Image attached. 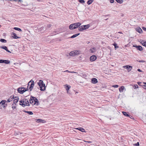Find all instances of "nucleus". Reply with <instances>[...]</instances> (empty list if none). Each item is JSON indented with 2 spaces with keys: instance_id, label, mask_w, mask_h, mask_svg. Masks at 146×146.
Returning a JSON list of instances; mask_svg holds the SVG:
<instances>
[{
  "instance_id": "f257e3e1",
  "label": "nucleus",
  "mask_w": 146,
  "mask_h": 146,
  "mask_svg": "<svg viewBox=\"0 0 146 146\" xmlns=\"http://www.w3.org/2000/svg\"><path fill=\"white\" fill-rule=\"evenodd\" d=\"M39 82L38 83L39 86L40 88V90L41 91H44L45 90L46 87L45 84L43 81L41 80H40Z\"/></svg>"
},
{
  "instance_id": "f03ea898",
  "label": "nucleus",
  "mask_w": 146,
  "mask_h": 146,
  "mask_svg": "<svg viewBox=\"0 0 146 146\" xmlns=\"http://www.w3.org/2000/svg\"><path fill=\"white\" fill-rule=\"evenodd\" d=\"M80 23L78 22L71 24L69 26L70 29L71 30L74 29L78 27L81 25Z\"/></svg>"
},
{
  "instance_id": "7ed1b4c3",
  "label": "nucleus",
  "mask_w": 146,
  "mask_h": 146,
  "mask_svg": "<svg viewBox=\"0 0 146 146\" xmlns=\"http://www.w3.org/2000/svg\"><path fill=\"white\" fill-rule=\"evenodd\" d=\"M28 90V88H26L24 87L19 88L18 89V92L21 94H22L23 93L27 91Z\"/></svg>"
},
{
  "instance_id": "20e7f679",
  "label": "nucleus",
  "mask_w": 146,
  "mask_h": 146,
  "mask_svg": "<svg viewBox=\"0 0 146 146\" xmlns=\"http://www.w3.org/2000/svg\"><path fill=\"white\" fill-rule=\"evenodd\" d=\"M80 51L79 50H74L70 52L69 53V55L72 56H74L75 55L80 54Z\"/></svg>"
},
{
  "instance_id": "39448f33",
  "label": "nucleus",
  "mask_w": 146,
  "mask_h": 146,
  "mask_svg": "<svg viewBox=\"0 0 146 146\" xmlns=\"http://www.w3.org/2000/svg\"><path fill=\"white\" fill-rule=\"evenodd\" d=\"M34 81L32 80H31L28 83V87H29V86H30V87L29 88V89L30 90V91L32 90V89H33V86L34 85Z\"/></svg>"
},
{
  "instance_id": "423d86ee",
  "label": "nucleus",
  "mask_w": 146,
  "mask_h": 146,
  "mask_svg": "<svg viewBox=\"0 0 146 146\" xmlns=\"http://www.w3.org/2000/svg\"><path fill=\"white\" fill-rule=\"evenodd\" d=\"M20 105H22L23 107H24L26 106H29L30 104L29 102L27 100L24 99L23 100V103L22 104H20Z\"/></svg>"
},
{
  "instance_id": "0eeeda50",
  "label": "nucleus",
  "mask_w": 146,
  "mask_h": 146,
  "mask_svg": "<svg viewBox=\"0 0 146 146\" xmlns=\"http://www.w3.org/2000/svg\"><path fill=\"white\" fill-rule=\"evenodd\" d=\"M123 68L127 69L128 72H129L131 71L132 70V68L131 66L128 65L123 66Z\"/></svg>"
},
{
  "instance_id": "6e6552de",
  "label": "nucleus",
  "mask_w": 146,
  "mask_h": 146,
  "mask_svg": "<svg viewBox=\"0 0 146 146\" xmlns=\"http://www.w3.org/2000/svg\"><path fill=\"white\" fill-rule=\"evenodd\" d=\"M34 98H35V97L31 96L29 100L30 103L31 104L33 105H35V100H34Z\"/></svg>"
},
{
  "instance_id": "1a4fd4ad",
  "label": "nucleus",
  "mask_w": 146,
  "mask_h": 146,
  "mask_svg": "<svg viewBox=\"0 0 146 146\" xmlns=\"http://www.w3.org/2000/svg\"><path fill=\"white\" fill-rule=\"evenodd\" d=\"M64 88H65V89L67 91V92L68 94L69 93V90L71 88V86H68V84H66L64 85Z\"/></svg>"
},
{
  "instance_id": "9d476101",
  "label": "nucleus",
  "mask_w": 146,
  "mask_h": 146,
  "mask_svg": "<svg viewBox=\"0 0 146 146\" xmlns=\"http://www.w3.org/2000/svg\"><path fill=\"white\" fill-rule=\"evenodd\" d=\"M0 48H2L5 50L7 52L11 53V52L8 50L7 47L5 46H0Z\"/></svg>"
},
{
  "instance_id": "9b49d317",
  "label": "nucleus",
  "mask_w": 146,
  "mask_h": 146,
  "mask_svg": "<svg viewBox=\"0 0 146 146\" xmlns=\"http://www.w3.org/2000/svg\"><path fill=\"white\" fill-rule=\"evenodd\" d=\"M135 30L137 31L140 33H142L143 31L142 29L140 27H138L135 29Z\"/></svg>"
},
{
  "instance_id": "f8f14e48",
  "label": "nucleus",
  "mask_w": 146,
  "mask_h": 146,
  "mask_svg": "<svg viewBox=\"0 0 146 146\" xmlns=\"http://www.w3.org/2000/svg\"><path fill=\"white\" fill-rule=\"evenodd\" d=\"M98 82L97 79L95 78H92V83L95 84Z\"/></svg>"
},
{
  "instance_id": "ddd939ff",
  "label": "nucleus",
  "mask_w": 146,
  "mask_h": 146,
  "mask_svg": "<svg viewBox=\"0 0 146 146\" xmlns=\"http://www.w3.org/2000/svg\"><path fill=\"white\" fill-rule=\"evenodd\" d=\"M6 101L5 100H3L0 102V108H1V107L3 105H4Z\"/></svg>"
},
{
  "instance_id": "4468645a",
  "label": "nucleus",
  "mask_w": 146,
  "mask_h": 146,
  "mask_svg": "<svg viewBox=\"0 0 146 146\" xmlns=\"http://www.w3.org/2000/svg\"><path fill=\"white\" fill-rule=\"evenodd\" d=\"M84 25L79 26L78 27V30L80 31H82L84 30Z\"/></svg>"
},
{
  "instance_id": "2eb2a0df",
  "label": "nucleus",
  "mask_w": 146,
  "mask_h": 146,
  "mask_svg": "<svg viewBox=\"0 0 146 146\" xmlns=\"http://www.w3.org/2000/svg\"><path fill=\"white\" fill-rule=\"evenodd\" d=\"M14 98V96H11L10 98H9L7 101V102H9L12 101Z\"/></svg>"
},
{
  "instance_id": "dca6fc26",
  "label": "nucleus",
  "mask_w": 146,
  "mask_h": 146,
  "mask_svg": "<svg viewBox=\"0 0 146 146\" xmlns=\"http://www.w3.org/2000/svg\"><path fill=\"white\" fill-rule=\"evenodd\" d=\"M125 89V87L123 86H122L119 88V91L120 92H123V90Z\"/></svg>"
},
{
  "instance_id": "f3484780",
  "label": "nucleus",
  "mask_w": 146,
  "mask_h": 146,
  "mask_svg": "<svg viewBox=\"0 0 146 146\" xmlns=\"http://www.w3.org/2000/svg\"><path fill=\"white\" fill-rule=\"evenodd\" d=\"M97 24H98V22H96V21H94V22H92V25H94V27H93V29H94L96 27V26L97 25Z\"/></svg>"
},
{
  "instance_id": "a211bd4d",
  "label": "nucleus",
  "mask_w": 146,
  "mask_h": 146,
  "mask_svg": "<svg viewBox=\"0 0 146 146\" xmlns=\"http://www.w3.org/2000/svg\"><path fill=\"white\" fill-rule=\"evenodd\" d=\"M34 100H35V105L36 104L37 105H38L39 104V102L38 99L35 97V98H34Z\"/></svg>"
},
{
  "instance_id": "6ab92c4d",
  "label": "nucleus",
  "mask_w": 146,
  "mask_h": 146,
  "mask_svg": "<svg viewBox=\"0 0 146 146\" xmlns=\"http://www.w3.org/2000/svg\"><path fill=\"white\" fill-rule=\"evenodd\" d=\"M44 121L43 120H42L41 119H36V122L37 123L41 122L42 123H44Z\"/></svg>"
},
{
  "instance_id": "aec40b11",
  "label": "nucleus",
  "mask_w": 146,
  "mask_h": 146,
  "mask_svg": "<svg viewBox=\"0 0 146 146\" xmlns=\"http://www.w3.org/2000/svg\"><path fill=\"white\" fill-rule=\"evenodd\" d=\"M38 30L42 32H43L46 30L43 27L39 28Z\"/></svg>"
},
{
  "instance_id": "412c9836",
  "label": "nucleus",
  "mask_w": 146,
  "mask_h": 146,
  "mask_svg": "<svg viewBox=\"0 0 146 146\" xmlns=\"http://www.w3.org/2000/svg\"><path fill=\"white\" fill-rule=\"evenodd\" d=\"M97 59V57L96 55H93L92 56V62L95 61Z\"/></svg>"
},
{
  "instance_id": "4be33fe9",
  "label": "nucleus",
  "mask_w": 146,
  "mask_h": 146,
  "mask_svg": "<svg viewBox=\"0 0 146 146\" xmlns=\"http://www.w3.org/2000/svg\"><path fill=\"white\" fill-rule=\"evenodd\" d=\"M12 35H13V37L14 38L17 39L19 38V37L17 36V35L15 33H12Z\"/></svg>"
},
{
  "instance_id": "5701e85b",
  "label": "nucleus",
  "mask_w": 146,
  "mask_h": 146,
  "mask_svg": "<svg viewBox=\"0 0 146 146\" xmlns=\"http://www.w3.org/2000/svg\"><path fill=\"white\" fill-rule=\"evenodd\" d=\"M76 129L79 130L81 131L82 132H84L85 131V130L84 129L82 128H78Z\"/></svg>"
},
{
  "instance_id": "b1692460",
  "label": "nucleus",
  "mask_w": 146,
  "mask_h": 146,
  "mask_svg": "<svg viewBox=\"0 0 146 146\" xmlns=\"http://www.w3.org/2000/svg\"><path fill=\"white\" fill-rule=\"evenodd\" d=\"M137 48L138 50H139L140 51H141L143 49L142 47L140 46H137Z\"/></svg>"
},
{
  "instance_id": "393cba45",
  "label": "nucleus",
  "mask_w": 146,
  "mask_h": 146,
  "mask_svg": "<svg viewBox=\"0 0 146 146\" xmlns=\"http://www.w3.org/2000/svg\"><path fill=\"white\" fill-rule=\"evenodd\" d=\"M80 33H79L76 34L75 35H72V36L70 37V38H74L75 37H76L77 36H78V35H80Z\"/></svg>"
},
{
  "instance_id": "a878e982",
  "label": "nucleus",
  "mask_w": 146,
  "mask_h": 146,
  "mask_svg": "<svg viewBox=\"0 0 146 146\" xmlns=\"http://www.w3.org/2000/svg\"><path fill=\"white\" fill-rule=\"evenodd\" d=\"M90 27V24H88L86 25H84V30L88 29Z\"/></svg>"
},
{
  "instance_id": "bb28decb",
  "label": "nucleus",
  "mask_w": 146,
  "mask_h": 146,
  "mask_svg": "<svg viewBox=\"0 0 146 146\" xmlns=\"http://www.w3.org/2000/svg\"><path fill=\"white\" fill-rule=\"evenodd\" d=\"M52 26V25L50 24H48L45 27V29H48L50 28Z\"/></svg>"
},
{
  "instance_id": "cd10ccee",
  "label": "nucleus",
  "mask_w": 146,
  "mask_h": 146,
  "mask_svg": "<svg viewBox=\"0 0 146 146\" xmlns=\"http://www.w3.org/2000/svg\"><path fill=\"white\" fill-rule=\"evenodd\" d=\"M10 61L9 60H4V63H5L6 64H9L10 63Z\"/></svg>"
},
{
  "instance_id": "c85d7f7f",
  "label": "nucleus",
  "mask_w": 146,
  "mask_h": 146,
  "mask_svg": "<svg viewBox=\"0 0 146 146\" xmlns=\"http://www.w3.org/2000/svg\"><path fill=\"white\" fill-rule=\"evenodd\" d=\"M122 113L124 115L127 116H129L130 117V116L125 111H123Z\"/></svg>"
},
{
  "instance_id": "c756f323",
  "label": "nucleus",
  "mask_w": 146,
  "mask_h": 146,
  "mask_svg": "<svg viewBox=\"0 0 146 146\" xmlns=\"http://www.w3.org/2000/svg\"><path fill=\"white\" fill-rule=\"evenodd\" d=\"M14 29L19 31L20 32H21L22 31V30L19 28H17V27H14Z\"/></svg>"
},
{
  "instance_id": "7c9ffc66",
  "label": "nucleus",
  "mask_w": 146,
  "mask_h": 146,
  "mask_svg": "<svg viewBox=\"0 0 146 146\" xmlns=\"http://www.w3.org/2000/svg\"><path fill=\"white\" fill-rule=\"evenodd\" d=\"M0 41L2 42L6 43L7 42V40L4 39H1Z\"/></svg>"
},
{
  "instance_id": "2f4dec72",
  "label": "nucleus",
  "mask_w": 146,
  "mask_h": 146,
  "mask_svg": "<svg viewBox=\"0 0 146 146\" xmlns=\"http://www.w3.org/2000/svg\"><path fill=\"white\" fill-rule=\"evenodd\" d=\"M118 3L120 4L122 3L123 1L122 0H115Z\"/></svg>"
},
{
  "instance_id": "473e14b6",
  "label": "nucleus",
  "mask_w": 146,
  "mask_h": 146,
  "mask_svg": "<svg viewBox=\"0 0 146 146\" xmlns=\"http://www.w3.org/2000/svg\"><path fill=\"white\" fill-rule=\"evenodd\" d=\"M96 50V48L95 47H93L92 48V53H93L95 52Z\"/></svg>"
},
{
  "instance_id": "72a5a7b5",
  "label": "nucleus",
  "mask_w": 146,
  "mask_h": 146,
  "mask_svg": "<svg viewBox=\"0 0 146 146\" xmlns=\"http://www.w3.org/2000/svg\"><path fill=\"white\" fill-rule=\"evenodd\" d=\"M113 45L114 46L115 48L116 49L118 48V46H117V44L116 43H115L113 44Z\"/></svg>"
},
{
  "instance_id": "f704fd0d",
  "label": "nucleus",
  "mask_w": 146,
  "mask_h": 146,
  "mask_svg": "<svg viewBox=\"0 0 146 146\" xmlns=\"http://www.w3.org/2000/svg\"><path fill=\"white\" fill-rule=\"evenodd\" d=\"M15 100L17 101V102H18L19 100V98L18 97H15Z\"/></svg>"
},
{
  "instance_id": "c9c22d12",
  "label": "nucleus",
  "mask_w": 146,
  "mask_h": 146,
  "mask_svg": "<svg viewBox=\"0 0 146 146\" xmlns=\"http://www.w3.org/2000/svg\"><path fill=\"white\" fill-rule=\"evenodd\" d=\"M87 3L88 5L90 4L91 3V0H88Z\"/></svg>"
},
{
  "instance_id": "e433bc0d",
  "label": "nucleus",
  "mask_w": 146,
  "mask_h": 146,
  "mask_svg": "<svg viewBox=\"0 0 146 146\" xmlns=\"http://www.w3.org/2000/svg\"><path fill=\"white\" fill-rule=\"evenodd\" d=\"M142 44L143 45L146 47V42L145 41L143 42V43H142Z\"/></svg>"
},
{
  "instance_id": "4c0bfd02",
  "label": "nucleus",
  "mask_w": 146,
  "mask_h": 146,
  "mask_svg": "<svg viewBox=\"0 0 146 146\" xmlns=\"http://www.w3.org/2000/svg\"><path fill=\"white\" fill-rule=\"evenodd\" d=\"M28 114L29 115H33V113L32 111H29V112H28Z\"/></svg>"
},
{
  "instance_id": "58836bf2",
  "label": "nucleus",
  "mask_w": 146,
  "mask_h": 146,
  "mask_svg": "<svg viewBox=\"0 0 146 146\" xmlns=\"http://www.w3.org/2000/svg\"><path fill=\"white\" fill-rule=\"evenodd\" d=\"M79 1L80 3H84L85 1L84 0H79Z\"/></svg>"
},
{
  "instance_id": "ea45409f",
  "label": "nucleus",
  "mask_w": 146,
  "mask_h": 146,
  "mask_svg": "<svg viewBox=\"0 0 146 146\" xmlns=\"http://www.w3.org/2000/svg\"><path fill=\"white\" fill-rule=\"evenodd\" d=\"M137 61L139 62L143 63V62H145V61H144V60H137Z\"/></svg>"
},
{
  "instance_id": "a19ab883",
  "label": "nucleus",
  "mask_w": 146,
  "mask_h": 146,
  "mask_svg": "<svg viewBox=\"0 0 146 146\" xmlns=\"http://www.w3.org/2000/svg\"><path fill=\"white\" fill-rule=\"evenodd\" d=\"M4 60H0V63H4Z\"/></svg>"
},
{
  "instance_id": "79ce46f5",
  "label": "nucleus",
  "mask_w": 146,
  "mask_h": 146,
  "mask_svg": "<svg viewBox=\"0 0 146 146\" xmlns=\"http://www.w3.org/2000/svg\"><path fill=\"white\" fill-rule=\"evenodd\" d=\"M113 87L115 88H117L118 87V85H113Z\"/></svg>"
},
{
  "instance_id": "37998d69",
  "label": "nucleus",
  "mask_w": 146,
  "mask_h": 146,
  "mask_svg": "<svg viewBox=\"0 0 146 146\" xmlns=\"http://www.w3.org/2000/svg\"><path fill=\"white\" fill-rule=\"evenodd\" d=\"M141 83H142L141 82H137V84H138L139 86H141Z\"/></svg>"
},
{
  "instance_id": "c03bdc74",
  "label": "nucleus",
  "mask_w": 146,
  "mask_h": 146,
  "mask_svg": "<svg viewBox=\"0 0 146 146\" xmlns=\"http://www.w3.org/2000/svg\"><path fill=\"white\" fill-rule=\"evenodd\" d=\"M114 0H110V2L111 3H112L114 2Z\"/></svg>"
},
{
  "instance_id": "a18cd8bd",
  "label": "nucleus",
  "mask_w": 146,
  "mask_h": 146,
  "mask_svg": "<svg viewBox=\"0 0 146 146\" xmlns=\"http://www.w3.org/2000/svg\"><path fill=\"white\" fill-rule=\"evenodd\" d=\"M134 87H135V88H137L138 87V86L137 85H135Z\"/></svg>"
},
{
  "instance_id": "49530a36",
  "label": "nucleus",
  "mask_w": 146,
  "mask_h": 146,
  "mask_svg": "<svg viewBox=\"0 0 146 146\" xmlns=\"http://www.w3.org/2000/svg\"><path fill=\"white\" fill-rule=\"evenodd\" d=\"M16 108V106H13L12 107V108L13 110H14V109H15Z\"/></svg>"
},
{
  "instance_id": "de8ad7c7",
  "label": "nucleus",
  "mask_w": 146,
  "mask_h": 146,
  "mask_svg": "<svg viewBox=\"0 0 146 146\" xmlns=\"http://www.w3.org/2000/svg\"><path fill=\"white\" fill-rule=\"evenodd\" d=\"M142 29H143V30L144 31H146V28L145 27H143L142 28Z\"/></svg>"
},
{
  "instance_id": "09e8293b",
  "label": "nucleus",
  "mask_w": 146,
  "mask_h": 146,
  "mask_svg": "<svg viewBox=\"0 0 146 146\" xmlns=\"http://www.w3.org/2000/svg\"><path fill=\"white\" fill-rule=\"evenodd\" d=\"M14 104L17 103V101L15 100V99L13 100V102Z\"/></svg>"
},
{
  "instance_id": "8fccbe9b",
  "label": "nucleus",
  "mask_w": 146,
  "mask_h": 146,
  "mask_svg": "<svg viewBox=\"0 0 146 146\" xmlns=\"http://www.w3.org/2000/svg\"><path fill=\"white\" fill-rule=\"evenodd\" d=\"M143 88L144 89H146V85H143Z\"/></svg>"
},
{
  "instance_id": "3c124183",
  "label": "nucleus",
  "mask_w": 146,
  "mask_h": 146,
  "mask_svg": "<svg viewBox=\"0 0 146 146\" xmlns=\"http://www.w3.org/2000/svg\"><path fill=\"white\" fill-rule=\"evenodd\" d=\"M136 145V146H139V143L138 142H137L136 144H135Z\"/></svg>"
},
{
  "instance_id": "603ef678",
  "label": "nucleus",
  "mask_w": 146,
  "mask_h": 146,
  "mask_svg": "<svg viewBox=\"0 0 146 146\" xmlns=\"http://www.w3.org/2000/svg\"><path fill=\"white\" fill-rule=\"evenodd\" d=\"M137 71L139 72H142V71L140 69H137Z\"/></svg>"
},
{
  "instance_id": "864d4df0",
  "label": "nucleus",
  "mask_w": 146,
  "mask_h": 146,
  "mask_svg": "<svg viewBox=\"0 0 146 146\" xmlns=\"http://www.w3.org/2000/svg\"><path fill=\"white\" fill-rule=\"evenodd\" d=\"M19 102L21 103L20 104H22V103H23V101H22V100L20 101H19Z\"/></svg>"
},
{
  "instance_id": "5fc2aeb1",
  "label": "nucleus",
  "mask_w": 146,
  "mask_h": 146,
  "mask_svg": "<svg viewBox=\"0 0 146 146\" xmlns=\"http://www.w3.org/2000/svg\"><path fill=\"white\" fill-rule=\"evenodd\" d=\"M137 46H137L136 45H134L133 46V47H135L137 48Z\"/></svg>"
},
{
  "instance_id": "6e6d98bb",
  "label": "nucleus",
  "mask_w": 146,
  "mask_h": 146,
  "mask_svg": "<svg viewBox=\"0 0 146 146\" xmlns=\"http://www.w3.org/2000/svg\"><path fill=\"white\" fill-rule=\"evenodd\" d=\"M64 72H70L68 70H66L64 71Z\"/></svg>"
},
{
  "instance_id": "4d7b16f0",
  "label": "nucleus",
  "mask_w": 146,
  "mask_h": 146,
  "mask_svg": "<svg viewBox=\"0 0 146 146\" xmlns=\"http://www.w3.org/2000/svg\"><path fill=\"white\" fill-rule=\"evenodd\" d=\"M24 111V112H25V113H28V112H29V111H25V110H24V111Z\"/></svg>"
},
{
  "instance_id": "13d9d810",
  "label": "nucleus",
  "mask_w": 146,
  "mask_h": 146,
  "mask_svg": "<svg viewBox=\"0 0 146 146\" xmlns=\"http://www.w3.org/2000/svg\"><path fill=\"white\" fill-rule=\"evenodd\" d=\"M21 0H17L16 1H18V2H21Z\"/></svg>"
},
{
  "instance_id": "bf43d9fd",
  "label": "nucleus",
  "mask_w": 146,
  "mask_h": 146,
  "mask_svg": "<svg viewBox=\"0 0 146 146\" xmlns=\"http://www.w3.org/2000/svg\"><path fill=\"white\" fill-rule=\"evenodd\" d=\"M118 33H120L121 34H123V33L121 32H119Z\"/></svg>"
},
{
  "instance_id": "052dcab7",
  "label": "nucleus",
  "mask_w": 146,
  "mask_h": 146,
  "mask_svg": "<svg viewBox=\"0 0 146 146\" xmlns=\"http://www.w3.org/2000/svg\"><path fill=\"white\" fill-rule=\"evenodd\" d=\"M81 83H82V82H80V81H78V84H79L80 85V84Z\"/></svg>"
},
{
  "instance_id": "680f3d73",
  "label": "nucleus",
  "mask_w": 146,
  "mask_h": 146,
  "mask_svg": "<svg viewBox=\"0 0 146 146\" xmlns=\"http://www.w3.org/2000/svg\"><path fill=\"white\" fill-rule=\"evenodd\" d=\"M90 60L91 61V59H92V58H91V56L90 57Z\"/></svg>"
},
{
  "instance_id": "e2e57ef3",
  "label": "nucleus",
  "mask_w": 146,
  "mask_h": 146,
  "mask_svg": "<svg viewBox=\"0 0 146 146\" xmlns=\"http://www.w3.org/2000/svg\"><path fill=\"white\" fill-rule=\"evenodd\" d=\"M70 72L71 73H76V72Z\"/></svg>"
},
{
  "instance_id": "0e129e2a",
  "label": "nucleus",
  "mask_w": 146,
  "mask_h": 146,
  "mask_svg": "<svg viewBox=\"0 0 146 146\" xmlns=\"http://www.w3.org/2000/svg\"><path fill=\"white\" fill-rule=\"evenodd\" d=\"M18 64V63H14V65H15L16 64Z\"/></svg>"
},
{
  "instance_id": "69168bd1",
  "label": "nucleus",
  "mask_w": 146,
  "mask_h": 146,
  "mask_svg": "<svg viewBox=\"0 0 146 146\" xmlns=\"http://www.w3.org/2000/svg\"><path fill=\"white\" fill-rule=\"evenodd\" d=\"M143 84H146V82H144L143 83Z\"/></svg>"
},
{
  "instance_id": "338daca9",
  "label": "nucleus",
  "mask_w": 146,
  "mask_h": 146,
  "mask_svg": "<svg viewBox=\"0 0 146 146\" xmlns=\"http://www.w3.org/2000/svg\"><path fill=\"white\" fill-rule=\"evenodd\" d=\"M90 50L91 51V48H90Z\"/></svg>"
},
{
  "instance_id": "774afa93",
  "label": "nucleus",
  "mask_w": 146,
  "mask_h": 146,
  "mask_svg": "<svg viewBox=\"0 0 146 146\" xmlns=\"http://www.w3.org/2000/svg\"><path fill=\"white\" fill-rule=\"evenodd\" d=\"M94 0H92V2Z\"/></svg>"
}]
</instances>
